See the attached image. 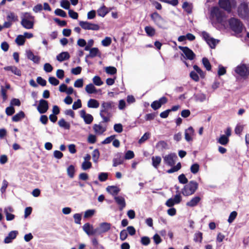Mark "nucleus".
Wrapping results in <instances>:
<instances>
[{
  "label": "nucleus",
  "instance_id": "nucleus-1",
  "mask_svg": "<svg viewBox=\"0 0 249 249\" xmlns=\"http://www.w3.org/2000/svg\"><path fill=\"white\" fill-rule=\"evenodd\" d=\"M116 108V104L111 101H103L101 106L100 115L103 119L102 122L107 123L109 121L113 111Z\"/></svg>",
  "mask_w": 249,
  "mask_h": 249
},
{
  "label": "nucleus",
  "instance_id": "nucleus-2",
  "mask_svg": "<svg viewBox=\"0 0 249 249\" xmlns=\"http://www.w3.org/2000/svg\"><path fill=\"white\" fill-rule=\"evenodd\" d=\"M21 25L26 29L33 28L35 22V18L30 13L23 12L21 14Z\"/></svg>",
  "mask_w": 249,
  "mask_h": 249
},
{
  "label": "nucleus",
  "instance_id": "nucleus-3",
  "mask_svg": "<svg viewBox=\"0 0 249 249\" xmlns=\"http://www.w3.org/2000/svg\"><path fill=\"white\" fill-rule=\"evenodd\" d=\"M225 17V13L217 6L213 7L210 10V18L213 22L222 23Z\"/></svg>",
  "mask_w": 249,
  "mask_h": 249
},
{
  "label": "nucleus",
  "instance_id": "nucleus-4",
  "mask_svg": "<svg viewBox=\"0 0 249 249\" xmlns=\"http://www.w3.org/2000/svg\"><path fill=\"white\" fill-rule=\"evenodd\" d=\"M198 187V184L194 180H191L186 184L182 190L181 193L184 196L194 194Z\"/></svg>",
  "mask_w": 249,
  "mask_h": 249
},
{
  "label": "nucleus",
  "instance_id": "nucleus-5",
  "mask_svg": "<svg viewBox=\"0 0 249 249\" xmlns=\"http://www.w3.org/2000/svg\"><path fill=\"white\" fill-rule=\"evenodd\" d=\"M234 71L241 78L246 79L249 76V64L241 63L234 68Z\"/></svg>",
  "mask_w": 249,
  "mask_h": 249
},
{
  "label": "nucleus",
  "instance_id": "nucleus-6",
  "mask_svg": "<svg viewBox=\"0 0 249 249\" xmlns=\"http://www.w3.org/2000/svg\"><path fill=\"white\" fill-rule=\"evenodd\" d=\"M230 28L236 34L241 33L243 29V25L239 19L232 18L229 20Z\"/></svg>",
  "mask_w": 249,
  "mask_h": 249
},
{
  "label": "nucleus",
  "instance_id": "nucleus-7",
  "mask_svg": "<svg viewBox=\"0 0 249 249\" xmlns=\"http://www.w3.org/2000/svg\"><path fill=\"white\" fill-rule=\"evenodd\" d=\"M218 4L221 8L230 13L235 7L236 2L235 0H219Z\"/></svg>",
  "mask_w": 249,
  "mask_h": 249
},
{
  "label": "nucleus",
  "instance_id": "nucleus-8",
  "mask_svg": "<svg viewBox=\"0 0 249 249\" xmlns=\"http://www.w3.org/2000/svg\"><path fill=\"white\" fill-rule=\"evenodd\" d=\"M150 17L154 22L160 28L167 29L166 21L157 12L150 15Z\"/></svg>",
  "mask_w": 249,
  "mask_h": 249
},
{
  "label": "nucleus",
  "instance_id": "nucleus-9",
  "mask_svg": "<svg viewBox=\"0 0 249 249\" xmlns=\"http://www.w3.org/2000/svg\"><path fill=\"white\" fill-rule=\"evenodd\" d=\"M238 14L242 18H249V3L247 2L241 3L238 7Z\"/></svg>",
  "mask_w": 249,
  "mask_h": 249
},
{
  "label": "nucleus",
  "instance_id": "nucleus-10",
  "mask_svg": "<svg viewBox=\"0 0 249 249\" xmlns=\"http://www.w3.org/2000/svg\"><path fill=\"white\" fill-rule=\"evenodd\" d=\"M164 163L169 166H174L178 159V156L175 153H171L163 157Z\"/></svg>",
  "mask_w": 249,
  "mask_h": 249
},
{
  "label": "nucleus",
  "instance_id": "nucleus-11",
  "mask_svg": "<svg viewBox=\"0 0 249 249\" xmlns=\"http://www.w3.org/2000/svg\"><path fill=\"white\" fill-rule=\"evenodd\" d=\"M201 36L212 49L214 48L216 44L219 42L218 40L211 37L210 35L205 31H203L201 33Z\"/></svg>",
  "mask_w": 249,
  "mask_h": 249
},
{
  "label": "nucleus",
  "instance_id": "nucleus-12",
  "mask_svg": "<svg viewBox=\"0 0 249 249\" xmlns=\"http://www.w3.org/2000/svg\"><path fill=\"white\" fill-rule=\"evenodd\" d=\"M79 24L84 30L97 31L99 29L98 25L91 23L88 21H80Z\"/></svg>",
  "mask_w": 249,
  "mask_h": 249
},
{
  "label": "nucleus",
  "instance_id": "nucleus-13",
  "mask_svg": "<svg viewBox=\"0 0 249 249\" xmlns=\"http://www.w3.org/2000/svg\"><path fill=\"white\" fill-rule=\"evenodd\" d=\"M111 228V224L107 222L101 223L98 227L96 228V233L100 235L103 233L108 231Z\"/></svg>",
  "mask_w": 249,
  "mask_h": 249
},
{
  "label": "nucleus",
  "instance_id": "nucleus-14",
  "mask_svg": "<svg viewBox=\"0 0 249 249\" xmlns=\"http://www.w3.org/2000/svg\"><path fill=\"white\" fill-rule=\"evenodd\" d=\"M49 108L48 102L44 99H41L39 101V104L37 107L38 111L40 114H44L47 112Z\"/></svg>",
  "mask_w": 249,
  "mask_h": 249
},
{
  "label": "nucleus",
  "instance_id": "nucleus-15",
  "mask_svg": "<svg viewBox=\"0 0 249 249\" xmlns=\"http://www.w3.org/2000/svg\"><path fill=\"white\" fill-rule=\"evenodd\" d=\"M179 49L182 51L186 58L190 60H193L196 55L194 53L187 47L179 46Z\"/></svg>",
  "mask_w": 249,
  "mask_h": 249
},
{
  "label": "nucleus",
  "instance_id": "nucleus-16",
  "mask_svg": "<svg viewBox=\"0 0 249 249\" xmlns=\"http://www.w3.org/2000/svg\"><path fill=\"white\" fill-rule=\"evenodd\" d=\"M82 228L83 231L89 236L97 234L96 228L94 229L93 226L89 224V223H86V224H85L83 226Z\"/></svg>",
  "mask_w": 249,
  "mask_h": 249
},
{
  "label": "nucleus",
  "instance_id": "nucleus-17",
  "mask_svg": "<svg viewBox=\"0 0 249 249\" xmlns=\"http://www.w3.org/2000/svg\"><path fill=\"white\" fill-rule=\"evenodd\" d=\"M80 115L84 119L85 124H90L93 120V116L91 114L86 113L85 110H81L80 111Z\"/></svg>",
  "mask_w": 249,
  "mask_h": 249
},
{
  "label": "nucleus",
  "instance_id": "nucleus-18",
  "mask_svg": "<svg viewBox=\"0 0 249 249\" xmlns=\"http://www.w3.org/2000/svg\"><path fill=\"white\" fill-rule=\"evenodd\" d=\"M114 198L116 203L119 206V210L120 211L123 210L126 206V203L124 197L122 196H115Z\"/></svg>",
  "mask_w": 249,
  "mask_h": 249
},
{
  "label": "nucleus",
  "instance_id": "nucleus-19",
  "mask_svg": "<svg viewBox=\"0 0 249 249\" xmlns=\"http://www.w3.org/2000/svg\"><path fill=\"white\" fill-rule=\"evenodd\" d=\"M194 97L196 102H203L205 101H208L209 99L205 94L200 92L194 94Z\"/></svg>",
  "mask_w": 249,
  "mask_h": 249
},
{
  "label": "nucleus",
  "instance_id": "nucleus-20",
  "mask_svg": "<svg viewBox=\"0 0 249 249\" xmlns=\"http://www.w3.org/2000/svg\"><path fill=\"white\" fill-rule=\"evenodd\" d=\"M18 234V231H10L8 235L5 238L4 242L6 244L10 243L12 240L15 239Z\"/></svg>",
  "mask_w": 249,
  "mask_h": 249
},
{
  "label": "nucleus",
  "instance_id": "nucleus-21",
  "mask_svg": "<svg viewBox=\"0 0 249 249\" xmlns=\"http://www.w3.org/2000/svg\"><path fill=\"white\" fill-rule=\"evenodd\" d=\"M3 69L6 71H10L16 75L20 76L21 75V71L15 66H6Z\"/></svg>",
  "mask_w": 249,
  "mask_h": 249
},
{
  "label": "nucleus",
  "instance_id": "nucleus-22",
  "mask_svg": "<svg viewBox=\"0 0 249 249\" xmlns=\"http://www.w3.org/2000/svg\"><path fill=\"white\" fill-rule=\"evenodd\" d=\"M26 54L27 57L34 63H38L39 62L40 57L38 56L34 55L31 50L26 51Z\"/></svg>",
  "mask_w": 249,
  "mask_h": 249
},
{
  "label": "nucleus",
  "instance_id": "nucleus-23",
  "mask_svg": "<svg viewBox=\"0 0 249 249\" xmlns=\"http://www.w3.org/2000/svg\"><path fill=\"white\" fill-rule=\"evenodd\" d=\"M106 191L111 195L115 196L120 191V189L116 186H108Z\"/></svg>",
  "mask_w": 249,
  "mask_h": 249
},
{
  "label": "nucleus",
  "instance_id": "nucleus-24",
  "mask_svg": "<svg viewBox=\"0 0 249 249\" xmlns=\"http://www.w3.org/2000/svg\"><path fill=\"white\" fill-rule=\"evenodd\" d=\"M194 130L192 126L189 127L185 131V139L187 142L192 141V136L194 135Z\"/></svg>",
  "mask_w": 249,
  "mask_h": 249
},
{
  "label": "nucleus",
  "instance_id": "nucleus-25",
  "mask_svg": "<svg viewBox=\"0 0 249 249\" xmlns=\"http://www.w3.org/2000/svg\"><path fill=\"white\" fill-rule=\"evenodd\" d=\"M124 162V158L122 157V154L118 153L116 155V157L113 159V166L116 167L122 164Z\"/></svg>",
  "mask_w": 249,
  "mask_h": 249
},
{
  "label": "nucleus",
  "instance_id": "nucleus-26",
  "mask_svg": "<svg viewBox=\"0 0 249 249\" xmlns=\"http://www.w3.org/2000/svg\"><path fill=\"white\" fill-rule=\"evenodd\" d=\"M70 55L67 52H63L56 56V59L59 62H62L70 58Z\"/></svg>",
  "mask_w": 249,
  "mask_h": 249
},
{
  "label": "nucleus",
  "instance_id": "nucleus-27",
  "mask_svg": "<svg viewBox=\"0 0 249 249\" xmlns=\"http://www.w3.org/2000/svg\"><path fill=\"white\" fill-rule=\"evenodd\" d=\"M201 198L199 196H195L193 197L190 201L186 203V205L191 207H193L197 205L200 201Z\"/></svg>",
  "mask_w": 249,
  "mask_h": 249
},
{
  "label": "nucleus",
  "instance_id": "nucleus-28",
  "mask_svg": "<svg viewBox=\"0 0 249 249\" xmlns=\"http://www.w3.org/2000/svg\"><path fill=\"white\" fill-rule=\"evenodd\" d=\"M93 130L97 134H102L106 131V128L101 124H95L93 126Z\"/></svg>",
  "mask_w": 249,
  "mask_h": 249
},
{
  "label": "nucleus",
  "instance_id": "nucleus-29",
  "mask_svg": "<svg viewBox=\"0 0 249 249\" xmlns=\"http://www.w3.org/2000/svg\"><path fill=\"white\" fill-rule=\"evenodd\" d=\"M87 106L89 108H97L99 107V103L95 99H90L88 102Z\"/></svg>",
  "mask_w": 249,
  "mask_h": 249
},
{
  "label": "nucleus",
  "instance_id": "nucleus-30",
  "mask_svg": "<svg viewBox=\"0 0 249 249\" xmlns=\"http://www.w3.org/2000/svg\"><path fill=\"white\" fill-rule=\"evenodd\" d=\"M58 124L60 127L69 130L70 128V124L66 122L64 119H61L58 122Z\"/></svg>",
  "mask_w": 249,
  "mask_h": 249
},
{
  "label": "nucleus",
  "instance_id": "nucleus-31",
  "mask_svg": "<svg viewBox=\"0 0 249 249\" xmlns=\"http://www.w3.org/2000/svg\"><path fill=\"white\" fill-rule=\"evenodd\" d=\"M6 18L7 20L12 23L18 21V17L14 12L8 13Z\"/></svg>",
  "mask_w": 249,
  "mask_h": 249
},
{
  "label": "nucleus",
  "instance_id": "nucleus-32",
  "mask_svg": "<svg viewBox=\"0 0 249 249\" xmlns=\"http://www.w3.org/2000/svg\"><path fill=\"white\" fill-rule=\"evenodd\" d=\"M152 161V165L157 169L161 162V158L160 156H153L151 158Z\"/></svg>",
  "mask_w": 249,
  "mask_h": 249
},
{
  "label": "nucleus",
  "instance_id": "nucleus-33",
  "mask_svg": "<svg viewBox=\"0 0 249 249\" xmlns=\"http://www.w3.org/2000/svg\"><path fill=\"white\" fill-rule=\"evenodd\" d=\"M91 241L94 249H105L104 246L99 243L98 241L96 238L94 237L91 238Z\"/></svg>",
  "mask_w": 249,
  "mask_h": 249
},
{
  "label": "nucleus",
  "instance_id": "nucleus-34",
  "mask_svg": "<svg viewBox=\"0 0 249 249\" xmlns=\"http://www.w3.org/2000/svg\"><path fill=\"white\" fill-rule=\"evenodd\" d=\"M100 55V53L99 49L97 48H92L90 50L89 54L87 57L93 58Z\"/></svg>",
  "mask_w": 249,
  "mask_h": 249
},
{
  "label": "nucleus",
  "instance_id": "nucleus-35",
  "mask_svg": "<svg viewBox=\"0 0 249 249\" xmlns=\"http://www.w3.org/2000/svg\"><path fill=\"white\" fill-rule=\"evenodd\" d=\"M25 117L24 113L21 111L12 117V121L15 122H18L21 119L24 118Z\"/></svg>",
  "mask_w": 249,
  "mask_h": 249
},
{
  "label": "nucleus",
  "instance_id": "nucleus-36",
  "mask_svg": "<svg viewBox=\"0 0 249 249\" xmlns=\"http://www.w3.org/2000/svg\"><path fill=\"white\" fill-rule=\"evenodd\" d=\"M144 30L147 36L150 37L153 36L156 33L155 29L151 26H146Z\"/></svg>",
  "mask_w": 249,
  "mask_h": 249
},
{
  "label": "nucleus",
  "instance_id": "nucleus-37",
  "mask_svg": "<svg viewBox=\"0 0 249 249\" xmlns=\"http://www.w3.org/2000/svg\"><path fill=\"white\" fill-rule=\"evenodd\" d=\"M85 90L89 94H92L96 92V89L92 84H89L85 87Z\"/></svg>",
  "mask_w": 249,
  "mask_h": 249
},
{
  "label": "nucleus",
  "instance_id": "nucleus-38",
  "mask_svg": "<svg viewBox=\"0 0 249 249\" xmlns=\"http://www.w3.org/2000/svg\"><path fill=\"white\" fill-rule=\"evenodd\" d=\"M172 168L167 171V173L169 174H171L176 172L178 171L181 168V164L180 162H178L177 164L175 166V165L173 166H171Z\"/></svg>",
  "mask_w": 249,
  "mask_h": 249
},
{
  "label": "nucleus",
  "instance_id": "nucleus-39",
  "mask_svg": "<svg viewBox=\"0 0 249 249\" xmlns=\"http://www.w3.org/2000/svg\"><path fill=\"white\" fill-rule=\"evenodd\" d=\"M107 13V11L105 6H102L97 10L98 15L102 17H104Z\"/></svg>",
  "mask_w": 249,
  "mask_h": 249
},
{
  "label": "nucleus",
  "instance_id": "nucleus-40",
  "mask_svg": "<svg viewBox=\"0 0 249 249\" xmlns=\"http://www.w3.org/2000/svg\"><path fill=\"white\" fill-rule=\"evenodd\" d=\"M229 141V138L227 136L222 135L218 140V142L222 145H226L228 143Z\"/></svg>",
  "mask_w": 249,
  "mask_h": 249
},
{
  "label": "nucleus",
  "instance_id": "nucleus-41",
  "mask_svg": "<svg viewBox=\"0 0 249 249\" xmlns=\"http://www.w3.org/2000/svg\"><path fill=\"white\" fill-rule=\"evenodd\" d=\"M156 146L157 148L162 150L163 149H167L168 144L165 142H164L163 141H161L157 143Z\"/></svg>",
  "mask_w": 249,
  "mask_h": 249
},
{
  "label": "nucleus",
  "instance_id": "nucleus-42",
  "mask_svg": "<svg viewBox=\"0 0 249 249\" xmlns=\"http://www.w3.org/2000/svg\"><path fill=\"white\" fill-rule=\"evenodd\" d=\"M92 160L93 162L96 163L98 161L100 156V153L97 149H94L92 153Z\"/></svg>",
  "mask_w": 249,
  "mask_h": 249
},
{
  "label": "nucleus",
  "instance_id": "nucleus-43",
  "mask_svg": "<svg viewBox=\"0 0 249 249\" xmlns=\"http://www.w3.org/2000/svg\"><path fill=\"white\" fill-rule=\"evenodd\" d=\"M199 170V165L198 163L193 164L190 167V170L193 174H196Z\"/></svg>",
  "mask_w": 249,
  "mask_h": 249
},
{
  "label": "nucleus",
  "instance_id": "nucleus-44",
  "mask_svg": "<svg viewBox=\"0 0 249 249\" xmlns=\"http://www.w3.org/2000/svg\"><path fill=\"white\" fill-rule=\"evenodd\" d=\"M202 62L206 70L207 71H210L211 69V65L209 60L207 58L204 57L202 58Z\"/></svg>",
  "mask_w": 249,
  "mask_h": 249
},
{
  "label": "nucleus",
  "instance_id": "nucleus-45",
  "mask_svg": "<svg viewBox=\"0 0 249 249\" xmlns=\"http://www.w3.org/2000/svg\"><path fill=\"white\" fill-rule=\"evenodd\" d=\"M75 169L73 165H71L67 168V173L69 177L72 178L74 177Z\"/></svg>",
  "mask_w": 249,
  "mask_h": 249
},
{
  "label": "nucleus",
  "instance_id": "nucleus-46",
  "mask_svg": "<svg viewBox=\"0 0 249 249\" xmlns=\"http://www.w3.org/2000/svg\"><path fill=\"white\" fill-rule=\"evenodd\" d=\"M25 39L24 36L22 35H19L17 36L16 39V42L18 45H23L24 44Z\"/></svg>",
  "mask_w": 249,
  "mask_h": 249
},
{
  "label": "nucleus",
  "instance_id": "nucleus-47",
  "mask_svg": "<svg viewBox=\"0 0 249 249\" xmlns=\"http://www.w3.org/2000/svg\"><path fill=\"white\" fill-rule=\"evenodd\" d=\"M92 80L93 83L97 86H100L103 84L101 78L99 76H95L93 78Z\"/></svg>",
  "mask_w": 249,
  "mask_h": 249
},
{
  "label": "nucleus",
  "instance_id": "nucleus-48",
  "mask_svg": "<svg viewBox=\"0 0 249 249\" xmlns=\"http://www.w3.org/2000/svg\"><path fill=\"white\" fill-rule=\"evenodd\" d=\"M108 178V173L102 172L98 175V179L100 181H105Z\"/></svg>",
  "mask_w": 249,
  "mask_h": 249
},
{
  "label": "nucleus",
  "instance_id": "nucleus-49",
  "mask_svg": "<svg viewBox=\"0 0 249 249\" xmlns=\"http://www.w3.org/2000/svg\"><path fill=\"white\" fill-rule=\"evenodd\" d=\"M106 72L109 74H114L117 72V69L114 67H107L106 68Z\"/></svg>",
  "mask_w": 249,
  "mask_h": 249
},
{
  "label": "nucleus",
  "instance_id": "nucleus-50",
  "mask_svg": "<svg viewBox=\"0 0 249 249\" xmlns=\"http://www.w3.org/2000/svg\"><path fill=\"white\" fill-rule=\"evenodd\" d=\"M61 6L66 10H69L70 6V3L68 0H62L60 2Z\"/></svg>",
  "mask_w": 249,
  "mask_h": 249
},
{
  "label": "nucleus",
  "instance_id": "nucleus-51",
  "mask_svg": "<svg viewBox=\"0 0 249 249\" xmlns=\"http://www.w3.org/2000/svg\"><path fill=\"white\" fill-rule=\"evenodd\" d=\"M202 240V233L200 232H196L194 235V240L196 242H201Z\"/></svg>",
  "mask_w": 249,
  "mask_h": 249
},
{
  "label": "nucleus",
  "instance_id": "nucleus-52",
  "mask_svg": "<svg viewBox=\"0 0 249 249\" xmlns=\"http://www.w3.org/2000/svg\"><path fill=\"white\" fill-rule=\"evenodd\" d=\"M134 153L131 150H128L125 154L124 158L125 160H130L134 157Z\"/></svg>",
  "mask_w": 249,
  "mask_h": 249
},
{
  "label": "nucleus",
  "instance_id": "nucleus-53",
  "mask_svg": "<svg viewBox=\"0 0 249 249\" xmlns=\"http://www.w3.org/2000/svg\"><path fill=\"white\" fill-rule=\"evenodd\" d=\"M54 13L57 16H59L63 18H66L67 17L66 13L61 9H56L54 11Z\"/></svg>",
  "mask_w": 249,
  "mask_h": 249
},
{
  "label": "nucleus",
  "instance_id": "nucleus-54",
  "mask_svg": "<svg viewBox=\"0 0 249 249\" xmlns=\"http://www.w3.org/2000/svg\"><path fill=\"white\" fill-rule=\"evenodd\" d=\"M141 243L143 246H147L150 243V239L147 236H143L141 238Z\"/></svg>",
  "mask_w": 249,
  "mask_h": 249
},
{
  "label": "nucleus",
  "instance_id": "nucleus-55",
  "mask_svg": "<svg viewBox=\"0 0 249 249\" xmlns=\"http://www.w3.org/2000/svg\"><path fill=\"white\" fill-rule=\"evenodd\" d=\"M179 182L181 184H186L188 182V179L185 177V175L182 174L178 177Z\"/></svg>",
  "mask_w": 249,
  "mask_h": 249
},
{
  "label": "nucleus",
  "instance_id": "nucleus-56",
  "mask_svg": "<svg viewBox=\"0 0 249 249\" xmlns=\"http://www.w3.org/2000/svg\"><path fill=\"white\" fill-rule=\"evenodd\" d=\"M111 43V39L109 37H106L102 41V45L105 47L108 46Z\"/></svg>",
  "mask_w": 249,
  "mask_h": 249
},
{
  "label": "nucleus",
  "instance_id": "nucleus-57",
  "mask_svg": "<svg viewBox=\"0 0 249 249\" xmlns=\"http://www.w3.org/2000/svg\"><path fill=\"white\" fill-rule=\"evenodd\" d=\"M237 215V213L235 211L232 212L229 217V218L228 219V221L229 223H232L234 220L235 219Z\"/></svg>",
  "mask_w": 249,
  "mask_h": 249
},
{
  "label": "nucleus",
  "instance_id": "nucleus-58",
  "mask_svg": "<svg viewBox=\"0 0 249 249\" xmlns=\"http://www.w3.org/2000/svg\"><path fill=\"white\" fill-rule=\"evenodd\" d=\"M182 8L188 13L192 12V8L191 5L187 2H184L182 5Z\"/></svg>",
  "mask_w": 249,
  "mask_h": 249
},
{
  "label": "nucleus",
  "instance_id": "nucleus-59",
  "mask_svg": "<svg viewBox=\"0 0 249 249\" xmlns=\"http://www.w3.org/2000/svg\"><path fill=\"white\" fill-rule=\"evenodd\" d=\"M91 167V163L90 161H84L82 164V168L84 170H87Z\"/></svg>",
  "mask_w": 249,
  "mask_h": 249
},
{
  "label": "nucleus",
  "instance_id": "nucleus-60",
  "mask_svg": "<svg viewBox=\"0 0 249 249\" xmlns=\"http://www.w3.org/2000/svg\"><path fill=\"white\" fill-rule=\"evenodd\" d=\"M48 80L49 83L53 86H57L59 83V80L53 76L50 77Z\"/></svg>",
  "mask_w": 249,
  "mask_h": 249
},
{
  "label": "nucleus",
  "instance_id": "nucleus-61",
  "mask_svg": "<svg viewBox=\"0 0 249 249\" xmlns=\"http://www.w3.org/2000/svg\"><path fill=\"white\" fill-rule=\"evenodd\" d=\"M0 92L3 101H5L7 98L6 94L7 91L6 89L4 88V87H3V86H1Z\"/></svg>",
  "mask_w": 249,
  "mask_h": 249
},
{
  "label": "nucleus",
  "instance_id": "nucleus-62",
  "mask_svg": "<svg viewBox=\"0 0 249 249\" xmlns=\"http://www.w3.org/2000/svg\"><path fill=\"white\" fill-rule=\"evenodd\" d=\"M114 130L117 133H121L123 131V125L121 124H116L114 125Z\"/></svg>",
  "mask_w": 249,
  "mask_h": 249
},
{
  "label": "nucleus",
  "instance_id": "nucleus-63",
  "mask_svg": "<svg viewBox=\"0 0 249 249\" xmlns=\"http://www.w3.org/2000/svg\"><path fill=\"white\" fill-rule=\"evenodd\" d=\"M73 218L74 219V222L77 224H81V220L82 218L81 214L75 213L73 215Z\"/></svg>",
  "mask_w": 249,
  "mask_h": 249
},
{
  "label": "nucleus",
  "instance_id": "nucleus-64",
  "mask_svg": "<svg viewBox=\"0 0 249 249\" xmlns=\"http://www.w3.org/2000/svg\"><path fill=\"white\" fill-rule=\"evenodd\" d=\"M151 107L154 110H156L161 107V104L159 103L158 100H156L152 102Z\"/></svg>",
  "mask_w": 249,
  "mask_h": 249
}]
</instances>
